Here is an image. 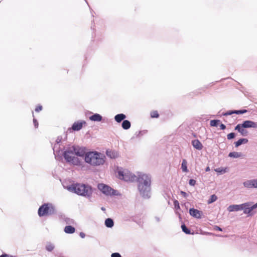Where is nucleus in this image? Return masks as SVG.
<instances>
[{
    "label": "nucleus",
    "mask_w": 257,
    "mask_h": 257,
    "mask_svg": "<svg viewBox=\"0 0 257 257\" xmlns=\"http://www.w3.org/2000/svg\"><path fill=\"white\" fill-rule=\"evenodd\" d=\"M67 189L70 192H73L78 195L90 198L92 194V188L88 184L76 183L67 187Z\"/></svg>",
    "instance_id": "3"
},
{
    "label": "nucleus",
    "mask_w": 257,
    "mask_h": 257,
    "mask_svg": "<svg viewBox=\"0 0 257 257\" xmlns=\"http://www.w3.org/2000/svg\"><path fill=\"white\" fill-rule=\"evenodd\" d=\"M136 181L141 196L145 199L150 198L151 195L152 176L149 174L139 172H137Z\"/></svg>",
    "instance_id": "1"
},
{
    "label": "nucleus",
    "mask_w": 257,
    "mask_h": 257,
    "mask_svg": "<svg viewBox=\"0 0 257 257\" xmlns=\"http://www.w3.org/2000/svg\"><path fill=\"white\" fill-rule=\"evenodd\" d=\"M42 109V106L41 105H38L36 107L35 110L36 112H38L40 111H41Z\"/></svg>",
    "instance_id": "44"
},
{
    "label": "nucleus",
    "mask_w": 257,
    "mask_h": 257,
    "mask_svg": "<svg viewBox=\"0 0 257 257\" xmlns=\"http://www.w3.org/2000/svg\"><path fill=\"white\" fill-rule=\"evenodd\" d=\"M234 114V110H229L226 112H223L222 114V115L224 116L223 120L225 122H228V119L231 118L233 121H235V118L234 116H230V115Z\"/></svg>",
    "instance_id": "13"
},
{
    "label": "nucleus",
    "mask_w": 257,
    "mask_h": 257,
    "mask_svg": "<svg viewBox=\"0 0 257 257\" xmlns=\"http://www.w3.org/2000/svg\"><path fill=\"white\" fill-rule=\"evenodd\" d=\"M181 227L182 231L186 234H190L191 233L190 230L188 227H187V226L185 225V224H182Z\"/></svg>",
    "instance_id": "29"
},
{
    "label": "nucleus",
    "mask_w": 257,
    "mask_h": 257,
    "mask_svg": "<svg viewBox=\"0 0 257 257\" xmlns=\"http://www.w3.org/2000/svg\"><path fill=\"white\" fill-rule=\"evenodd\" d=\"M125 118V115L123 113L117 114L114 116V119L117 122H120L121 121H123Z\"/></svg>",
    "instance_id": "20"
},
{
    "label": "nucleus",
    "mask_w": 257,
    "mask_h": 257,
    "mask_svg": "<svg viewBox=\"0 0 257 257\" xmlns=\"http://www.w3.org/2000/svg\"><path fill=\"white\" fill-rule=\"evenodd\" d=\"M104 224L107 227L111 228L114 225V222L111 218H108L105 219Z\"/></svg>",
    "instance_id": "22"
},
{
    "label": "nucleus",
    "mask_w": 257,
    "mask_h": 257,
    "mask_svg": "<svg viewBox=\"0 0 257 257\" xmlns=\"http://www.w3.org/2000/svg\"><path fill=\"white\" fill-rule=\"evenodd\" d=\"M220 123V120L219 119L211 120L210 122V125L212 127H217Z\"/></svg>",
    "instance_id": "27"
},
{
    "label": "nucleus",
    "mask_w": 257,
    "mask_h": 257,
    "mask_svg": "<svg viewBox=\"0 0 257 257\" xmlns=\"http://www.w3.org/2000/svg\"><path fill=\"white\" fill-rule=\"evenodd\" d=\"M64 230L66 233L72 234L75 232V228L71 225H67L65 227Z\"/></svg>",
    "instance_id": "19"
},
{
    "label": "nucleus",
    "mask_w": 257,
    "mask_h": 257,
    "mask_svg": "<svg viewBox=\"0 0 257 257\" xmlns=\"http://www.w3.org/2000/svg\"><path fill=\"white\" fill-rule=\"evenodd\" d=\"M191 144L193 147L198 150H201L203 148L202 144L198 140H192L191 142Z\"/></svg>",
    "instance_id": "16"
},
{
    "label": "nucleus",
    "mask_w": 257,
    "mask_h": 257,
    "mask_svg": "<svg viewBox=\"0 0 257 257\" xmlns=\"http://www.w3.org/2000/svg\"><path fill=\"white\" fill-rule=\"evenodd\" d=\"M155 220H156L158 222H160V218L159 217L156 216V217H155Z\"/></svg>",
    "instance_id": "52"
},
{
    "label": "nucleus",
    "mask_w": 257,
    "mask_h": 257,
    "mask_svg": "<svg viewBox=\"0 0 257 257\" xmlns=\"http://www.w3.org/2000/svg\"><path fill=\"white\" fill-rule=\"evenodd\" d=\"M250 203L248 202L241 204V210H243V213L247 214L248 216H251L253 214V212H251L250 210Z\"/></svg>",
    "instance_id": "10"
},
{
    "label": "nucleus",
    "mask_w": 257,
    "mask_h": 257,
    "mask_svg": "<svg viewBox=\"0 0 257 257\" xmlns=\"http://www.w3.org/2000/svg\"><path fill=\"white\" fill-rule=\"evenodd\" d=\"M196 120L197 121H200L201 124H202L201 127L205 128V127L207 126L205 122L209 120V116L207 115L202 114L197 116Z\"/></svg>",
    "instance_id": "11"
},
{
    "label": "nucleus",
    "mask_w": 257,
    "mask_h": 257,
    "mask_svg": "<svg viewBox=\"0 0 257 257\" xmlns=\"http://www.w3.org/2000/svg\"><path fill=\"white\" fill-rule=\"evenodd\" d=\"M248 142V140L245 138H242L239 139L237 141L235 142V147H238L242 144H246Z\"/></svg>",
    "instance_id": "23"
},
{
    "label": "nucleus",
    "mask_w": 257,
    "mask_h": 257,
    "mask_svg": "<svg viewBox=\"0 0 257 257\" xmlns=\"http://www.w3.org/2000/svg\"><path fill=\"white\" fill-rule=\"evenodd\" d=\"M241 209V204L230 205L227 208L229 212L238 211H240Z\"/></svg>",
    "instance_id": "15"
},
{
    "label": "nucleus",
    "mask_w": 257,
    "mask_h": 257,
    "mask_svg": "<svg viewBox=\"0 0 257 257\" xmlns=\"http://www.w3.org/2000/svg\"><path fill=\"white\" fill-rule=\"evenodd\" d=\"M86 122L84 120H80L75 122L72 125L71 127L68 128H82V127H85Z\"/></svg>",
    "instance_id": "14"
},
{
    "label": "nucleus",
    "mask_w": 257,
    "mask_h": 257,
    "mask_svg": "<svg viewBox=\"0 0 257 257\" xmlns=\"http://www.w3.org/2000/svg\"><path fill=\"white\" fill-rule=\"evenodd\" d=\"M89 119L90 120L94 121H100L102 119V117L98 113H94L89 116Z\"/></svg>",
    "instance_id": "17"
},
{
    "label": "nucleus",
    "mask_w": 257,
    "mask_h": 257,
    "mask_svg": "<svg viewBox=\"0 0 257 257\" xmlns=\"http://www.w3.org/2000/svg\"><path fill=\"white\" fill-rule=\"evenodd\" d=\"M235 137V134L234 133H231L227 135V138L228 140L233 139Z\"/></svg>",
    "instance_id": "39"
},
{
    "label": "nucleus",
    "mask_w": 257,
    "mask_h": 257,
    "mask_svg": "<svg viewBox=\"0 0 257 257\" xmlns=\"http://www.w3.org/2000/svg\"><path fill=\"white\" fill-rule=\"evenodd\" d=\"M33 122H34V124L35 127L36 128L38 127V125H39L38 121L36 119H33Z\"/></svg>",
    "instance_id": "47"
},
{
    "label": "nucleus",
    "mask_w": 257,
    "mask_h": 257,
    "mask_svg": "<svg viewBox=\"0 0 257 257\" xmlns=\"http://www.w3.org/2000/svg\"><path fill=\"white\" fill-rule=\"evenodd\" d=\"M151 116L152 118H158L159 116L158 112L156 110L153 111L151 112Z\"/></svg>",
    "instance_id": "33"
},
{
    "label": "nucleus",
    "mask_w": 257,
    "mask_h": 257,
    "mask_svg": "<svg viewBox=\"0 0 257 257\" xmlns=\"http://www.w3.org/2000/svg\"><path fill=\"white\" fill-rule=\"evenodd\" d=\"M54 248V244L50 242L48 243L46 246V249L48 251H52Z\"/></svg>",
    "instance_id": "31"
},
{
    "label": "nucleus",
    "mask_w": 257,
    "mask_h": 257,
    "mask_svg": "<svg viewBox=\"0 0 257 257\" xmlns=\"http://www.w3.org/2000/svg\"><path fill=\"white\" fill-rule=\"evenodd\" d=\"M53 151H54V152H56V153H60V144H55L53 147Z\"/></svg>",
    "instance_id": "32"
},
{
    "label": "nucleus",
    "mask_w": 257,
    "mask_h": 257,
    "mask_svg": "<svg viewBox=\"0 0 257 257\" xmlns=\"http://www.w3.org/2000/svg\"><path fill=\"white\" fill-rule=\"evenodd\" d=\"M248 202L250 203V210L251 211V212H253V210H254L255 209H256L257 208V203L254 204H253L252 202Z\"/></svg>",
    "instance_id": "34"
},
{
    "label": "nucleus",
    "mask_w": 257,
    "mask_h": 257,
    "mask_svg": "<svg viewBox=\"0 0 257 257\" xmlns=\"http://www.w3.org/2000/svg\"><path fill=\"white\" fill-rule=\"evenodd\" d=\"M243 185L247 188H257V179L245 181L243 183Z\"/></svg>",
    "instance_id": "9"
},
{
    "label": "nucleus",
    "mask_w": 257,
    "mask_h": 257,
    "mask_svg": "<svg viewBox=\"0 0 257 257\" xmlns=\"http://www.w3.org/2000/svg\"><path fill=\"white\" fill-rule=\"evenodd\" d=\"M147 132V130H144L143 131H138L136 132L135 133V136H133L132 139H134L135 138H140L142 136H143L144 135L146 134Z\"/></svg>",
    "instance_id": "21"
},
{
    "label": "nucleus",
    "mask_w": 257,
    "mask_h": 257,
    "mask_svg": "<svg viewBox=\"0 0 257 257\" xmlns=\"http://www.w3.org/2000/svg\"><path fill=\"white\" fill-rule=\"evenodd\" d=\"M180 193L184 197H187L188 196V194L187 193H186L184 191H181Z\"/></svg>",
    "instance_id": "49"
},
{
    "label": "nucleus",
    "mask_w": 257,
    "mask_h": 257,
    "mask_svg": "<svg viewBox=\"0 0 257 257\" xmlns=\"http://www.w3.org/2000/svg\"><path fill=\"white\" fill-rule=\"evenodd\" d=\"M190 215L194 218L200 219L202 218V212L198 209L192 208L189 209Z\"/></svg>",
    "instance_id": "12"
},
{
    "label": "nucleus",
    "mask_w": 257,
    "mask_h": 257,
    "mask_svg": "<svg viewBox=\"0 0 257 257\" xmlns=\"http://www.w3.org/2000/svg\"><path fill=\"white\" fill-rule=\"evenodd\" d=\"M56 213L55 206L51 203H45L41 205L38 210L39 217L49 216Z\"/></svg>",
    "instance_id": "5"
},
{
    "label": "nucleus",
    "mask_w": 257,
    "mask_h": 257,
    "mask_svg": "<svg viewBox=\"0 0 257 257\" xmlns=\"http://www.w3.org/2000/svg\"><path fill=\"white\" fill-rule=\"evenodd\" d=\"M219 125H220V128H226V125L221 123V121H220V123L219 124Z\"/></svg>",
    "instance_id": "48"
},
{
    "label": "nucleus",
    "mask_w": 257,
    "mask_h": 257,
    "mask_svg": "<svg viewBox=\"0 0 257 257\" xmlns=\"http://www.w3.org/2000/svg\"><path fill=\"white\" fill-rule=\"evenodd\" d=\"M131 125V122L128 120H123L121 126L122 128H130Z\"/></svg>",
    "instance_id": "26"
},
{
    "label": "nucleus",
    "mask_w": 257,
    "mask_h": 257,
    "mask_svg": "<svg viewBox=\"0 0 257 257\" xmlns=\"http://www.w3.org/2000/svg\"><path fill=\"white\" fill-rule=\"evenodd\" d=\"M214 229L215 230H218V231H222V229L218 226H215Z\"/></svg>",
    "instance_id": "50"
},
{
    "label": "nucleus",
    "mask_w": 257,
    "mask_h": 257,
    "mask_svg": "<svg viewBox=\"0 0 257 257\" xmlns=\"http://www.w3.org/2000/svg\"><path fill=\"white\" fill-rule=\"evenodd\" d=\"M118 177L125 181L134 182L137 179V174L136 175L127 170H119L118 171Z\"/></svg>",
    "instance_id": "6"
},
{
    "label": "nucleus",
    "mask_w": 257,
    "mask_h": 257,
    "mask_svg": "<svg viewBox=\"0 0 257 257\" xmlns=\"http://www.w3.org/2000/svg\"><path fill=\"white\" fill-rule=\"evenodd\" d=\"M111 257H121V255L118 252H114L111 254Z\"/></svg>",
    "instance_id": "42"
},
{
    "label": "nucleus",
    "mask_w": 257,
    "mask_h": 257,
    "mask_svg": "<svg viewBox=\"0 0 257 257\" xmlns=\"http://www.w3.org/2000/svg\"><path fill=\"white\" fill-rule=\"evenodd\" d=\"M216 172L219 173L221 174H224L227 171V168H217L214 169Z\"/></svg>",
    "instance_id": "28"
},
{
    "label": "nucleus",
    "mask_w": 257,
    "mask_h": 257,
    "mask_svg": "<svg viewBox=\"0 0 257 257\" xmlns=\"http://www.w3.org/2000/svg\"><path fill=\"white\" fill-rule=\"evenodd\" d=\"M217 199V197L215 195L213 194L211 195L210 198L207 201V203L208 204H211L214 202H215Z\"/></svg>",
    "instance_id": "30"
},
{
    "label": "nucleus",
    "mask_w": 257,
    "mask_h": 257,
    "mask_svg": "<svg viewBox=\"0 0 257 257\" xmlns=\"http://www.w3.org/2000/svg\"><path fill=\"white\" fill-rule=\"evenodd\" d=\"M79 235H80V236L81 238H84V237H85V234L84 232H81L80 233V234H79Z\"/></svg>",
    "instance_id": "51"
},
{
    "label": "nucleus",
    "mask_w": 257,
    "mask_h": 257,
    "mask_svg": "<svg viewBox=\"0 0 257 257\" xmlns=\"http://www.w3.org/2000/svg\"><path fill=\"white\" fill-rule=\"evenodd\" d=\"M73 131H79V130L78 129H77V130H72Z\"/></svg>",
    "instance_id": "55"
},
{
    "label": "nucleus",
    "mask_w": 257,
    "mask_h": 257,
    "mask_svg": "<svg viewBox=\"0 0 257 257\" xmlns=\"http://www.w3.org/2000/svg\"><path fill=\"white\" fill-rule=\"evenodd\" d=\"M0 257H15V256H13L11 255H9L6 253H3L0 255Z\"/></svg>",
    "instance_id": "46"
},
{
    "label": "nucleus",
    "mask_w": 257,
    "mask_h": 257,
    "mask_svg": "<svg viewBox=\"0 0 257 257\" xmlns=\"http://www.w3.org/2000/svg\"><path fill=\"white\" fill-rule=\"evenodd\" d=\"M98 189L106 196L117 195V191L112 189L107 185L99 183L97 185Z\"/></svg>",
    "instance_id": "7"
},
{
    "label": "nucleus",
    "mask_w": 257,
    "mask_h": 257,
    "mask_svg": "<svg viewBox=\"0 0 257 257\" xmlns=\"http://www.w3.org/2000/svg\"><path fill=\"white\" fill-rule=\"evenodd\" d=\"M247 112L246 109H240V110H234V114H243Z\"/></svg>",
    "instance_id": "35"
},
{
    "label": "nucleus",
    "mask_w": 257,
    "mask_h": 257,
    "mask_svg": "<svg viewBox=\"0 0 257 257\" xmlns=\"http://www.w3.org/2000/svg\"><path fill=\"white\" fill-rule=\"evenodd\" d=\"M62 140V137L61 136L58 137V138L56 141V144L59 145L60 144V143L61 142Z\"/></svg>",
    "instance_id": "43"
},
{
    "label": "nucleus",
    "mask_w": 257,
    "mask_h": 257,
    "mask_svg": "<svg viewBox=\"0 0 257 257\" xmlns=\"http://www.w3.org/2000/svg\"><path fill=\"white\" fill-rule=\"evenodd\" d=\"M238 132L243 136H246L248 134L247 130H237Z\"/></svg>",
    "instance_id": "37"
},
{
    "label": "nucleus",
    "mask_w": 257,
    "mask_h": 257,
    "mask_svg": "<svg viewBox=\"0 0 257 257\" xmlns=\"http://www.w3.org/2000/svg\"><path fill=\"white\" fill-rule=\"evenodd\" d=\"M66 135H65V138L66 139Z\"/></svg>",
    "instance_id": "56"
},
{
    "label": "nucleus",
    "mask_w": 257,
    "mask_h": 257,
    "mask_svg": "<svg viewBox=\"0 0 257 257\" xmlns=\"http://www.w3.org/2000/svg\"><path fill=\"white\" fill-rule=\"evenodd\" d=\"M101 210H105V208H104L103 207H102L101 208Z\"/></svg>",
    "instance_id": "54"
},
{
    "label": "nucleus",
    "mask_w": 257,
    "mask_h": 257,
    "mask_svg": "<svg viewBox=\"0 0 257 257\" xmlns=\"http://www.w3.org/2000/svg\"><path fill=\"white\" fill-rule=\"evenodd\" d=\"M235 121H233L231 118L228 119V122H226L227 125H231V124H234V122Z\"/></svg>",
    "instance_id": "45"
},
{
    "label": "nucleus",
    "mask_w": 257,
    "mask_h": 257,
    "mask_svg": "<svg viewBox=\"0 0 257 257\" xmlns=\"http://www.w3.org/2000/svg\"><path fill=\"white\" fill-rule=\"evenodd\" d=\"M105 156L103 154L97 152H89L87 153L85 157V162L92 166H99L105 162Z\"/></svg>",
    "instance_id": "4"
},
{
    "label": "nucleus",
    "mask_w": 257,
    "mask_h": 257,
    "mask_svg": "<svg viewBox=\"0 0 257 257\" xmlns=\"http://www.w3.org/2000/svg\"><path fill=\"white\" fill-rule=\"evenodd\" d=\"M242 154L240 152H232L229 153L228 156L231 158H238L241 156Z\"/></svg>",
    "instance_id": "24"
},
{
    "label": "nucleus",
    "mask_w": 257,
    "mask_h": 257,
    "mask_svg": "<svg viewBox=\"0 0 257 257\" xmlns=\"http://www.w3.org/2000/svg\"><path fill=\"white\" fill-rule=\"evenodd\" d=\"M85 1L86 2V3L88 4V3L86 0H85Z\"/></svg>",
    "instance_id": "57"
},
{
    "label": "nucleus",
    "mask_w": 257,
    "mask_h": 257,
    "mask_svg": "<svg viewBox=\"0 0 257 257\" xmlns=\"http://www.w3.org/2000/svg\"><path fill=\"white\" fill-rule=\"evenodd\" d=\"M107 156L111 159H115L117 157V152L111 150H107L106 151Z\"/></svg>",
    "instance_id": "18"
},
{
    "label": "nucleus",
    "mask_w": 257,
    "mask_h": 257,
    "mask_svg": "<svg viewBox=\"0 0 257 257\" xmlns=\"http://www.w3.org/2000/svg\"><path fill=\"white\" fill-rule=\"evenodd\" d=\"M87 153L83 148L72 146L67 148L63 153V156L66 161L70 164L80 166L81 160L78 157H85Z\"/></svg>",
    "instance_id": "2"
},
{
    "label": "nucleus",
    "mask_w": 257,
    "mask_h": 257,
    "mask_svg": "<svg viewBox=\"0 0 257 257\" xmlns=\"http://www.w3.org/2000/svg\"><path fill=\"white\" fill-rule=\"evenodd\" d=\"M64 220H65V221L66 222V224H71L74 223V220H73V219H72L71 218H70L68 217H66L64 219Z\"/></svg>",
    "instance_id": "36"
},
{
    "label": "nucleus",
    "mask_w": 257,
    "mask_h": 257,
    "mask_svg": "<svg viewBox=\"0 0 257 257\" xmlns=\"http://www.w3.org/2000/svg\"><path fill=\"white\" fill-rule=\"evenodd\" d=\"M187 126L189 127V126L188 125V123L187 122H185L180 126V128H183L184 127L186 128Z\"/></svg>",
    "instance_id": "41"
},
{
    "label": "nucleus",
    "mask_w": 257,
    "mask_h": 257,
    "mask_svg": "<svg viewBox=\"0 0 257 257\" xmlns=\"http://www.w3.org/2000/svg\"><path fill=\"white\" fill-rule=\"evenodd\" d=\"M257 128V122L251 120H245L234 126V128Z\"/></svg>",
    "instance_id": "8"
},
{
    "label": "nucleus",
    "mask_w": 257,
    "mask_h": 257,
    "mask_svg": "<svg viewBox=\"0 0 257 257\" xmlns=\"http://www.w3.org/2000/svg\"><path fill=\"white\" fill-rule=\"evenodd\" d=\"M210 170V168L209 167H207L206 168H205V171L206 172H208Z\"/></svg>",
    "instance_id": "53"
},
{
    "label": "nucleus",
    "mask_w": 257,
    "mask_h": 257,
    "mask_svg": "<svg viewBox=\"0 0 257 257\" xmlns=\"http://www.w3.org/2000/svg\"><path fill=\"white\" fill-rule=\"evenodd\" d=\"M174 205L175 209H180V205L178 200H175L174 201Z\"/></svg>",
    "instance_id": "38"
},
{
    "label": "nucleus",
    "mask_w": 257,
    "mask_h": 257,
    "mask_svg": "<svg viewBox=\"0 0 257 257\" xmlns=\"http://www.w3.org/2000/svg\"><path fill=\"white\" fill-rule=\"evenodd\" d=\"M196 180H195L193 179H190L189 180V184L192 186H195V185L196 184Z\"/></svg>",
    "instance_id": "40"
},
{
    "label": "nucleus",
    "mask_w": 257,
    "mask_h": 257,
    "mask_svg": "<svg viewBox=\"0 0 257 257\" xmlns=\"http://www.w3.org/2000/svg\"><path fill=\"white\" fill-rule=\"evenodd\" d=\"M181 168L183 172H188V170L187 169V162L186 160L183 159L181 164Z\"/></svg>",
    "instance_id": "25"
}]
</instances>
